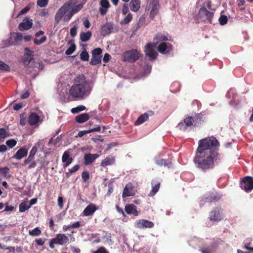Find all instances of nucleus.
Masks as SVG:
<instances>
[{"mask_svg": "<svg viewBox=\"0 0 253 253\" xmlns=\"http://www.w3.org/2000/svg\"><path fill=\"white\" fill-rule=\"evenodd\" d=\"M219 145V141L213 136L200 140L194 158L197 168L204 171L213 169L215 163L220 160Z\"/></svg>", "mask_w": 253, "mask_h": 253, "instance_id": "1", "label": "nucleus"}, {"mask_svg": "<svg viewBox=\"0 0 253 253\" xmlns=\"http://www.w3.org/2000/svg\"><path fill=\"white\" fill-rule=\"evenodd\" d=\"M74 83L69 91L72 97L77 100H83L89 96L93 86L83 74L79 75L75 79Z\"/></svg>", "mask_w": 253, "mask_h": 253, "instance_id": "2", "label": "nucleus"}, {"mask_svg": "<svg viewBox=\"0 0 253 253\" xmlns=\"http://www.w3.org/2000/svg\"><path fill=\"white\" fill-rule=\"evenodd\" d=\"M78 0H69L57 11L55 20L58 23L63 18L65 22H68L73 16L79 12L83 7L84 4H77Z\"/></svg>", "mask_w": 253, "mask_h": 253, "instance_id": "3", "label": "nucleus"}, {"mask_svg": "<svg viewBox=\"0 0 253 253\" xmlns=\"http://www.w3.org/2000/svg\"><path fill=\"white\" fill-rule=\"evenodd\" d=\"M203 122L202 116L201 114H198L195 116L186 117L183 122H180L177 126V127L180 130L185 131L187 127L192 126H196L201 124V122Z\"/></svg>", "mask_w": 253, "mask_h": 253, "instance_id": "4", "label": "nucleus"}, {"mask_svg": "<svg viewBox=\"0 0 253 253\" xmlns=\"http://www.w3.org/2000/svg\"><path fill=\"white\" fill-rule=\"evenodd\" d=\"M213 16V12L208 11L205 7H202L196 16L195 21L197 23L204 22L211 23Z\"/></svg>", "mask_w": 253, "mask_h": 253, "instance_id": "5", "label": "nucleus"}, {"mask_svg": "<svg viewBox=\"0 0 253 253\" xmlns=\"http://www.w3.org/2000/svg\"><path fill=\"white\" fill-rule=\"evenodd\" d=\"M123 56L124 61L134 63L140 58V54L136 49H132L124 52Z\"/></svg>", "mask_w": 253, "mask_h": 253, "instance_id": "6", "label": "nucleus"}, {"mask_svg": "<svg viewBox=\"0 0 253 253\" xmlns=\"http://www.w3.org/2000/svg\"><path fill=\"white\" fill-rule=\"evenodd\" d=\"M241 188L246 192H249L253 189V177L246 176L244 177L240 183Z\"/></svg>", "mask_w": 253, "mask_h": 253, "instance_id": "7", "label": "nucleus"}, {"mask_svg": "<svg viewBox=\"0 0 253 253\" xmlns=\"http://www.w3.org/2000/svg\"><path fill=\"white\" fill-rule=\"evenodd\" d=\"M156 46L154 43L149 42L145 46V55L152 60H155L158 56V53L154 50Z\"/></svg>", "mask_w": 253, "mask_h": 253, "instance_id": "8", "label": "nucleus"}, {"mask_svg": "<svg viewBox=\"0 0 253 253\" xmlns=\"http://www.w3.org/2000/svg\"><path fill=\"white\" fill-rule=\"evenodd\" d=\"M23 36L21 33L13 32L10 33V37L8 41L9 45H17L22 41Z\"/></svg>", "mask_w": 253, "mask_h": 253, "instance_id": "9", "label": "nucleus"}, {"mask_svg": "<svg viewBox=\"0 0 253 253\" xmlns=\"http://www.w3.org/2000/svg\"><path fill=\"white\" fill-rule=\"evenodd\" d=\"M33 26V20L29 17H26L22 22L20 23L18 26V29L21 31L28 30L32 28Z\"/></svg>", "mask_w": 253, "mask_h": 253, "instance_id": "10", "label": "nucleus"}, {"mask_svg": "<svg viewBox=\"0 0 253 253\" xmlns=\"http://www.w3.org/2000/svg\"><path fill=\"white\" fill-rule=\"evenodd\" d=\"M136 227L140 229L144 228H152L154 226V224L150 221L146 219H139L136 221L135 223Z\"/></svg>", "mask_w": 253, "mask_h": 253, "instance_id": "11", "label": "nucleus"}, {"mask_svg": "<svg viewBox=\"0 0 253 253\" xmlns=\"http://www.w3.org/2000/svg\"><path fill=\"white\" fill-rule=\"evenodd\" d=\"M71 152V149H68L64 152L62 156V161L63 163V168L68 167L73 161V158L70 156Z\"/></svg>", "mask_w": 253, "mask_h": 253, "instance_id": "12", "label": "nucleus"}, {"mask_svg": "<svg viewBox=\"0 0 253 253\" xmlns=\"http://www.w3.org/2000/svg\"><path fill=\"white\" fill-rule=\"evenodd\" d=\"M210 220L212 221H219L222 219L220 213V209L218 208H215L211 211L209 214Z\"/></svg>", "mask_w": 253, "mask_h": 253, "instance_id": "13", "label": "nucleus"}, {"mask_svg": "<svg viewBox=\"0 0 253 253\" xmlns=\"http://www.w3.org/2000/svg\"><path fill=\"white\" fill-rule=\"evenodd\" d=\"M53 241L55 244L64 245L67 244L69 239L64 234H58L55 238H53Z\"/></svg>", "mask_w": 253, "mask_h": 253, "instance_id": "14", "label": "nucleus"}, {"mask_svg": "<svg viewBox=\"0 0 253 253\" xmlns=\"http://www.w3.org/2000/svg\"><path fill=\"white\" fill-rule=\"evenodd\" d=\"M154 115V112L152 111H148L147 112L145 113L140 115L135 122L134 124L135 125H139L146 121L149 119V117L152 116Z\"/></svg>", "mask_w": 253, "mask_h": 253, "instance_id": "15", "label": "nucleus"}, {"mask_svg": "<svg viewBox=\"0 0 253 253\" xmlns=\"http://www.w3.org/2000/svg\"><path fill=\"white\" fill-rule=\"evenodd\" d=\"M113 29V23L111 22L106 23L101 27V34L105 37L112 33Z\"/></svg>", "mask_w": 253, "mask_h": 253, "instance_id": "16", "label": "nucleus"}, {"mask_svg": "<svg viewBox=\"0 0 253 253\" xmlns=\"http://www.w3.org/2000/svg\"><path fill=\"white\" fill-rule=\"evenodd\" d=\"M97 209L98 208L94 204L90 203L83 211V215L85 216L92 215Z\"/></svg>", "mask_w": 253, "mask_h": 253, "instance_id": "17", "label": "nucleus"}, {"mask_svg": "<svg viewBox=\"0 0 253 253\" xmlns=\"http://www.w3.org/2000/svg\"><path fill=\"white\" fill-rule=\"evenodd\" d=\"M99 157L97 154H85L84 156V164L85 166L91 165L95 159Z\"/></svg>", "mask_w": 253, "mask_h": 253, "instance_id": "18", "label": "nucleus"}, {"mask_svg": "<svg viewBox=\"0 0 253 253\" xmlns=\"http://www.w3.org/2000/svg\"><path fill=\"white\" fill-rule=\"evenodd\" d=\"M28 154V149L25 147L20 148L12 156V158L16 160H20L26 157Z\"/></svg>", "mask_w": 253, "mask_h": 253, "instance_id": "19", "label": "nucleus"}, {"mask_svg": "<svg viewBox=\"0 0 253 253\" xmlns=\"http://www.w3.org/2000/svg\"><path fill=\"white\" fill-rule=\"evenodd\" d=\"M22 166H28L27 169H28L35 168L37 166V162L35 160L34 158H30L28 157L26 159L22 164Z\"/></svg>", "mask_w": 253, "mask_h": 253, "instance_id": "20", "label": "nucleus"}, {"mask_svg": "<svg viewBox=\"0 0 253 253\" xmlns=\"http://www.w3.org/2000/svg\"><path fill=\"white\" fill-rule=\"evenodd\" d=\"M100 3L101 7L99 8V10L100 14L103 16L106 14L110 4L108 0H101Z\"/></svg>", "mask_w": 253, "mask_h": 253, "instance_id": "21", "label": "nucleus"}, {"mask_svg": "<svg viewBox=\"0 0 253 253\" xmlns=\"http://www.w3.org/2000/svg\"><path fill=\"white\" fill-rule=\"evenodd\" d=\"M136 206L133 204H126L125 206V211L128 214H133L137 216L138 214Z\"/></svg>", "mask_w": 253, "mask_h": 253, "instance_id": "22", "label": "nucleus"}, {"mask_svg": "<svg viewBox=\"0 0 253 253\" xmlns=\"http://www.w3.org/2000/svg\"><path fill=\"white\" fill-rule=\"evenodd\" d=\"M134 194L130 183L127 184L123 190V198L133 196Z\"/></svg>", "mask_w": 253, "mask_h": 253, "instance_id": "23", "label": "nucleus"}, {"mask_svg": "<svg viewBox=\"0 0 253 253\" xmlns=\"http://www.w3.org/2000/svg\"><path fill=\"white\" fill-rule=\"evenodd\" d=\"M89 119V116L87 113H82L80 115H77L75 120L76 122L78 123H84L88 120Z\"/></svg>", "mask_w": 253, "mask_h": 253, "instance_id": "24", "label": "nucleus"}, {"mask_svg": "<svg viewBox=\"0 0 253 253\" xmlns=\"http://www.w3.org/2000/svg\"><path fill=\"white\" fill-rule=\"evenodd\" d=\"M40 120V117L36 113H31L28 118V123L30 125L33 126L37 124Z\"/></svg>", "mask_w": 253, "mask_h": 253, "instance_id": "25", "label": "nucleus"}, {"mask_svg": "<svg viewBox=\"0 0 253 253\" xmlns=\"http://www.w3.org/2000/svg\"><path fill=\"white\" fill-rule=\"evenodd\" d=\"M115 158L113 156L106 157L101 163V166L106 167L107 166L112 165L115 163Z\"/></svg>", "mask_w": 253, "mask_h": 253, "instance_id": "26", "label": "nucleus"}, {"mask_svg": "<svg viewBox=\"0 0 253 253\" xmlns=\"http://www.w3.org/2000/svg\"><path fill=\"white\" fill-rule=\"evenodd\" d=\"M160 186V182L159 181H154L152 183V190L148 194L149 197L153 196L159 191Z\"/></svg>", "mask_w": 253, "mask_h": 253, "instance_id": "27", "label": "nucleus"}, {"mask_svg": "<svg viewBox=\"0 0 253 253\" xmlns=\"http://www.w3.org/2000/svg\"><path fill=\"white\" fill-rule=\"evenodd\" d=\"M129 7L131 11H137L140 8V1L139 0H131L129 2Z\"/></svg>", "mask_w": 253, "mask_h": 253, "instance_id": "28", "label": "nucleus"}, {"mask_svg": "<svg viewBox=\"0 0 253 253\" xmlns=\"http://www.w3.org/2000/svg\"><path fill=\"white\" fill-rule=\"evenodd\" d=\"M168 40V38L166 36L161 34H158L154 38L153 43L156 45L159 42L167 41Z\"/></svg>", "mask_w": 253, "mask_h": 253, "instance_id": "29", "label": "nucleus"}, {"mask_svg": "<svg viewBox=\"0 0 253 253\" xmlns=\"http://www.w3.org/2000/svg\"><path fill=\"white\" fill-rule=\"evenodd\" d=\"M156 164L159 166L168 167L169 168L171 166V163L167 160L164 159H157L155 160Z\"/></svg>", "mask_w": 253, "mask_h": 253, "instance_id": "30", "label": "nucleus"}, {"mask_svg": "<svg viewBox=\"0 0 253 253\" xmlns=\"http://www.w3.org/2000/svg\"><path fill=\"white\" fill-rule=\"evenodd\" d=\"M92 33L90 31H87L86 33L82 32L80 35V40L82 42H86L90 39Z\"/></svg>", "mask_w": 253, "mask_h": 253, "instance_id": "31", "label": "nucleus"}, {"mask_svg": "<svg viewBox=\"0 0 253 253\" xmlns=\"http://www.w3.org/2000/svg\"><path fill=\"white\" fill-rule=\"evenodd\" d=\"M68 44L70 45V46L65 51V54L67 55L72 54L76 50V46L73 40H70L68 42Z\"/></svg>", "mask_w": 253, "mask_h": 253, "instance_id": "32", "label": "nucleus"}, {"mask_svg": "<svg viewBox=\"0 0 253 253\" xmlns=\"http://www.w3.org/2000/svg\"><path fill=\"white\" fill-rule=\"evenodd\" d=\"M221 198V195L219 194H211L206 198V200L209 202H216L219 200Z\"/></svg>", "mask_w": 253, "mask_h": 253, "instance_id": "33", "label": "nucleus"}, {"mask_svg": "<svg viewBox=\"0 0 253 253\" xmlns=\"http://www.w3.org/2000/svg\"><path fill=\"white\" fill-rule=\"evenodd\" d=\"M168 47L169 45L167 43L162 42L158 45V50L162 54H165Z\"/></svg>", "mask_w": 253, "mask_h": 253, "instance_id": "34", "label": "nucleus"}, {"mask_svg": "<svg viewBox=\"0 0 253 253\" xmlns=\"http://www.w3.org/2000/svg\"><path fill=\"white\" fill-rule=\"evenodd\" d=\"M101 56L92 55V58H91L89 63L91 65H96L101 63Z\"/></svg>", "mask_w": 253, "mask_h": 253, "instance_id": "35", "label": "nucleus"}, {"mask_svg": "<svg viewBox=\"0 0 253 253\" xmlns=\"http://www.w3.org/2000/svg\"><path fill=\"white\" fill-rule=\"evenodd\" d=\"M9 173V169L7 167L0 168V174L3 175L5 177L9 178L11 175Z\"/></svg>", "mask_w": 253, "mask_h": 253, "instance_id": "36", "label": "nucleus"}, {"mask_svg": "<svg viewBox=\"0 0 253 253\" xmlns=\"http://www.w3.org/2000/svg\"><path fill=\"white\" fill-rule=\"evenodd\" d=\"M132 19V15L130 13H129L124 19H123L121 22L120 24L122 25H126L128 24Z\"/></svg>", "mask_w": 253, "mask_h": 253, "instance_id": "37", "label": "nucleus"}, {"mask_svg": "<svg viewBox=\"0 0 253 253\" xmlns=\"http://www.w3.org/2000/svg\"><path fill=\"white\" fill-rule=\"evenodd\" d=\"M9 136V133L4 128H0V141H3L6 137Z\"/></svg>", "mask_w": 253, "mask_h": 253, "instance_id": "38", "label": "nucleus"}, {"mask_svg": "<svg viewBox=\"0 0 253 253\" xmlns=\"http://www.w3.org/2000/svg\"><path fill=\"white\" fill-rule=\"evenodd\" d=\"M252 240L251 238H247L244 242V248L250 251H253V247H251Z\"/></svg>", "mask_w": 253, "mask_h": 253, "instance_id": "39", "label": "nucleus"}, {"mask_svg": "<svg viewBox=\"0 0 253 253\" xmlns=\"http://www.w3.org/2000/svg\"><path fill=\"white\" fill-rule=\"evenodd\" d=\"M86 109V107L83 105H79L76 107L73 108L71 109V112L73 114H77L80 112L84 111Z\"/></svg>", "mask_w": 253, "mask_h": 253, "instance_id": "40", "label": "nucleus"}, {"mask_svg": "<svg viewBox=\"0 0 253 253\" xmlns=\"http://www.w3.org/2000/svg\"><path fill=\"white\" fill-rule=\"evenodd\" d=\"M80 168V166L79 165H76L71 169H69V171L66 173V175L67 177L70 176L72 173L76 172Z\"/></svg>", "mask_w": 253, "mask_h": 253, "instance_id": "41", "label": "nucleus"}, {"mask_svg": "<svg viewBox=\"0 0 253 253\" xmlns=\"http://www.w3.org/2000/svg\"><path fill=\"white\" fill-rule=\"evenodd\" d=\"M29 234L33 236H39L41 234V231L39 228L36 227L32 230H29Z\"/></svg>", "mask_w": 253, "mask_h": 253, "instance_id": "42", "label": "nucleus"}, {"mask_svg": "<svg viewBox=\"0 0 253 253\" xmlns=\"http://www.w3.org/2000/svg\"><path fill=\"white\" fill-rule=\"evenodd\" d=\"M80 58L82 60L86 61L89 59V54L85 50H83L80 54Z\"/></svg>", "mask_w": 253, "mask_h": 253, "instance_id": "43", "label": "nucleus"}, {"mask_svg": "<svg viewBox=\"0 0 253 253\" xmlns=\"http://www.w3.org/2000/svg\"><path fill=\"white\" fill-rule=\"evenodd\" d=\"M0 69L2 71L8 72L10 71V68L8 65L0 60Z\"/></svg>", "mask_w": 253, "mask_h": 253, "instance_id": "44", "label": "nucleus"}, {"mask_svg": "<svg viewBox=\"0 0 253 253\" xmlns=\"http://www.w3.org/2000/svg\"><path fill=\"white\" fill-rule=\"evenodd\" d=\"M17 144V141L14 139H11L6 141V144L9 148L14 147Z\"/></svg>", "mask_w": 253, "mask_h": 253, "instance_id": "45", "label": "nucleus"}, {"mask_svg": "<svg viewBox=\"0 0 253 253\" xmlns=\"http://www.w3.org/2000/svg\"><path fill=\"white\" fill-rule=\"evenodd\" d=\"M47 39V37L46 36H43L41 38L40 40H38L37 38H35L34 39V43L36 45H40L42 43H43L46 41Z\"/></svg>", "mask_w": 253, "mask_h": 253, "instance_id": "46", "label": "nucleus"}, {"mask_svg": "<svg viewBox=\"0 0 253 253\" xmlns=\"http://www.w3.org/2000/svg\"><path fill=\"white\" fill-rule=\"evenodd\" d=\"M33 59H34V58L32 57L24 56V57L23 59V62L24 65L25 66H28Z\"/></svg>", "mask_w": 253, "mask_h": 253, "instance_id": "47", "label": "nucleus"}, {"mask_svg": "<svg viewBox=\"0 0 253 253\" xmlns=\"http://www.w3.org/2000/svg\"><path fill=\"white\" fill-rule=\"evenodd\" d=\"M30 208V206H28L25 203H22L19 205V211L20 212H24Z\"/></svg>", "mask_w": 253, "mask_h": 253, "instance_id": "48", "label": "nucleus"}, {"mask_svg": "<svg viewBox=\"0 0 253 253\" xmlns=\"http://www.w3.org/2000/svg\"><path fill=\"white\" fill-rule=\"evenodd\" d=\"M102 52V50L101 48L98 47L94 49L92 51V55L101 56V54Z\"/></svg>", "mask_w": 253, "mask_h": 253, "instance_id": "49", "label": "nucleus"}, {"mask_svg": "<svg viewBox=\"0 0 253 253\" xmlns=\"http://www.w3.org/2000/svg\"><path fill=\"white\" fill-rule=\"evenodd\" d=\"M227 17L225 15H222L220 16L219 21L221 25H224L227 22Z\"/></svg>", "mask_w": 253, "mask_h": 253, "instance_id": "50", "label": "nucleus"}, {"mask_svg": "<svg viewBox=\"0 0 253 253\" xmlns=\"http://www.w3.org/2000/svg\"><path fill=\"white\" fill-rule=\"evenodd\" d=\"M38 150V148L36 146H33L31 150L28 157L31 158H34L35 154H36Z\"/></svg>", "mask_w": 253, "mask_h": 253, "instance_id": "51", "label": "nucleus"}, {"mask_svg": "<svg viewBox=\"0 0 253 253\" xmlns=\"http://www.w3.org/2000/svg\"><path fill=\"white\" fill-rule=\"evenodd\" d=\"M48 3V0H38L37 5L41 7L45 6Z\"/></svg>", "mask_w": 253, "mask_h": 253, "instance_id": "52", "label": "nucleus"}, {"mask_svg": "<svg viewBox=\"0 0 253 253\" xmlns=\"http://www.w3.org/2000/svg\"><path fill=\"white\" fill-rule=\"evenodd\" d=\"M82 177L84 182L87 181L89 178V174L88 171H84L82 172Z\"/></svg>", "mask_w": 253, "mask_h": 253, "instance_id": "53", "label": "nucleus"}, {"mask_svg": "<svg viewBox=\"0 0 253 253\" xmlns=\"http://www.w3.org/2000/svg\"><path fill=\"white\" fill-rule=\"evenodd\" d=\"M158 13V10L155 7H153L150 12V17L153 19Z\"/></svg>", "mask_w": 253, "mask_h": 253, "instance_id": "54", "label": "nucleus"}, {"mask_svg": "<svg viewBox=\"0 0 253 253\" xmlns=\"http://www.w3.org/2000/svg\"><path fill=\"white\" fill-rule=\"evenodd\" d=\"M93 253H109V252L105 248L101 247L99 248L96 251L93 252Z\"/></svg>", "mask_w": 253, "mask_h": 253, "instance_id": "55", "label": "nucleus"}, {"mask_svg": "<svg viewBox=\"0 0 253 253\" xmlns=\"http://www.w3.org/2000/svg\"><path fill=\"white\" fill-rule=\"evenodd\" d=\"M25 54L24 56L33 57V51L31 50L28 47H25L24 49Z\"/></svg>", "mask_w": 253, "mask_h": 253, "instance_id": "56", "label": "nucleus"}, {"mask_svg": "<svg viewBox=\"0 0 253 253\" xmlns=\"http://www.w3.org/2000/svg\"><path fill=\"white\" fill-rule=\"evenodd\" d=\"M77 26L75 25L70 29V35L72 37H74L77 35Z\"/></svg>", "mask_w": 253, "mask_h": 253, "instance_id": "57", "label": "nucleus"}, {"mask_svg": "<svg viewBox=\"0 0 253 253\" xmlns=\"http://www.w3.org/2000/svg\"><path fill=\"white\" fill-rule=\"evenodd\" d=\"M29 10L30 7L28 6H26L19 12L18 16L26 13L28 11H29Z\"/></svg>", "mask_w": 253, "mask_h": 253, "instance_id": "58", "label": "nucleus"}, {"mask_svg": "<svg viewBox=\"0 0 253 253\" xmlns=\"http://www.w3.org/2000/svg\"><path fill=\"white\" fill-rule=\"evenodd\" d=\"M128 11V8L126 4H124L122 7V13L123 15H126Z\"/></svg>", "mask_w": 253, "mask_h": 253, "instance_id": "59", "label": "nucleus"}, {"mask_svg": "<svg viewBox=\"0 0 253 253\" xmlns=\"http://www.w3.org/2000/svg\"><path fill=\"white\" fill-rule=\"evenodd\" d=\"M89 133H90V131H89V129L85 130H82V131H80L78 132V135L79 137H81L83 136L85 134Z\"/></svg>", "mask_w": 253, "mask_h": 253, "instance_id": "60", "label": "nucleus"}, {"mask_svg": "<svg viewBox=\"0 0 253 253\" xmlns=\"http://www.w3.org/2000/svg\"><path fill=\"white\" fill-rule=\"evenodd\" d=\"M58 204L60 209H62L63 207V199L62 197L59 196L58 198Z\"/></svg>", "mask_w": 253, "mask_h": 253, "instance_id": "61", "label": "nucleus"}, {"mask_svg": "<svg viewBox=\"0 0 253 253\" xmlns=\"http://www.w3.org/2000/svg\"><path fill=\"white\" fill-rule=\"evenodd\" d=\"M110 58V55L108 53H105L103 58V61L104 63H107Z\"/></svg>", "mask_w": 253, "mask_h": 253, "instance_id": "62", "label": "nucleus"}, {"mask_svg": "<svg viewBox=\"0 0 253 253\" xmlns=\"http://www.w3.org/2000/svg\"><path fill=\"white\" fill-rule=\"evenodd\" d=\"M14 209V207L12 206H8L7 204H6L5 208L3 211H12Z\"/></svg>", "mask_w": 253, "mask_h": 253, "instance_id": "63", "label": "nucleus"}, {"mask_svg": "<svg viewBox=\"0 0 253 253\" xmlns=\"http://www.w3.org/2000/svg\"><path fill=\"white\" fill-rule=\"evenodd\" d=\"M81 226L80 223L79 221H77L74 224L71 225L72 228H77Z\"/></svg>", "mask_w": 253, "mask_h": 253, "instance_id": "64", "label": "nucleus"}]
</instances>
